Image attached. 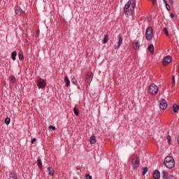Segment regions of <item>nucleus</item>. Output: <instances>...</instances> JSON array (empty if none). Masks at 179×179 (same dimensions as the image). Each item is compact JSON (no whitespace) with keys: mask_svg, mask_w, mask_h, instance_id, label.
<instances>
[{"mask_svg":"<svg viewBox=\"0 0 179 179\" xmlns=\"http://www.w3.org/2000/svg\"><path fill=\"white\" fill-rule=\"evenodd\" d=\"M135 8H136V1L135 0H129L124 7L125 15H132L135 12Z\"/></svg>","mask_w":179,"mask_h":179,"instance_id":"obj_1","label":"nucleus"},{"mask_svg":"<svg viewBox=\"0 0 179 179\" xmlns=\"http://www.w3.org/2000/svg\"><path fill=\"white\" fill-rule=\"evenodd\" d=\"M164 164L167 169H173L176 166V161L171 156H167L164 158Z\"/></svg>","mask_w":179,"mask_h":179,"instance_id":"obj_2","label":"nucleus"},{"mask_svg":"<svg viewBox=\"0 0 179 179\" xmlns=\"http://www.w3.org/2000/svg\"><path fill=\"white\" fill-rule=\"evenodd\" d=\"M131 163L132 164L133 169H136L139 167V164H141V159H139V157H138V155L134 154L131 157Z\"/></svg>","mask_w":179,"mask_h":179,"instance_id":"obj_3","label":"nucleus"},{"mask_svg":"<svg viewBox=\"0 0 179 179\" xmlns=\"http://www.w3.org/2000/svg\"><path fill=\"white\" fill-rule=\"evenodd\" d=\"M158 92H159V87H157V85H156V84L155 83L150 84L148 87V93L150 94H152V96H155V94Z\"/></svg>","mask_w":179,"mask_h":179,"instance_id":"obj_4","label":"nucleus"},{"mask_svg":"<svg viewBox=\"0 0 179 179\" xmlns=\"http://www.w3.org/2000/svg\"><path fill=\"white\" fill-rule=\"evenodd\" d=\"M145 38L148 41H150L153 38V28L148 27L145 31Z\"/></svg>","mask_w":179,"mask_h":179,"instance_id":"obj_5","label":"nucleus"},{"mask_svg":"<svg viewBox=\"0 0 179 179\" xmlns=\"http://www.w3.org/2000/svg\"><path fill=\"white\" fill-rule=\"evenodd\" d=\"M167 106H169V104L167 103V101H166V99L162 98L159 101V107L162 110H166V108H167Z\"/></svg>","mask_w":179,"mask_h":179,"instance_id":"obj_6","label":"nucleus"},{"mask_svg":"<svg viewBox=\"0 0 179 179\" xmlns=\"http://www.w3.org/2000/svg\"><path fill=\"white\" fill-rule=\"evenodd\" d=\"M37 85L38 89H44L45 86H47V83H45V80H44V79L39 78Z\"/></svg>","mask_w":179,"mask_h":179,"instance_id":"obj_7","label":"nucleus"},{"mask_svg":"<svg viewBox=\"0 0 179 179\" xmlns=\"http://www.w3.org/2000/svg\"><path fill=\"white\" fill-rule=\"evenodd\" d=\"M133 48H134L136 50H138L141 48V43L137 41V40H135L134 41H133Z\"/></svg>","mask_w":179,"mask_h":179,"instance_id":"obj_8","label":"nucleus"},{"mask_svg":"<svg viewBox=\"0 0 179 179\" xmlns=\"http://www.w3.org/2000/svg\"><path fill=\"white\" fill-rule=\"evenodd\" d=\"M94 76V74L92 72H90V73H88L87 76V82H88V83H90L92 80H93Z\"/></svg>","mask_w":179,"mask_h":179,"instance_id":"obj_9","label":"nucleus"},{"mask_svg":"<svg viewBox=\"0 0 179 179\" xmlns=\"http://www.w3.org/2000/svg\"><path fill=\"white\" fill-rule=\"evenodd\" d=\"M118 41H117V48H120L121 47V45L122 44V41H124V39L122 38V36L121 34H119L117 36Z\"/></svg>","mask_w":179,"mask_h":179,"instance_id":"obj_10","label":"nucleus"},{"mask_svg":"<svg viewBox=\"0 0 179 179\" xmlns=\"http://www.w3.org/2000/svg\"><path fill=\"white\" fill-rule=\"evenodd\" d=\"M171 62V56H166L163 59V64H170Z\"/></svg>","mask_w":179,"mask_h":179,"instance_id":"obj_11","label":"nucleus"},{"mask_svg":"<svg viewBox=\"0 0 179 179\" xmlns=\"http://www.w3.org/2000/svg\"><path fill=\"white\" fill-rule=\"evenodd\" d=\"M153 178L155 179H160V171H159V170H155L154 171Z\"/></svg>","mask_w":179,"mask_h":179,"instance_id":"obj_12","label":"nucleus"},{"mask_svg":"<svg viewBox=\"0 0 179 179\" xmlns=\"http://www.w3.org/2000/svg\"><path fill=\"white\" fill-rule=\"evenodd\" d=\"M15 12L16 15H21L22 12H23V10L20 8V6H17L15 7Z\"/></svg>","mask_w":179,"mask_h":179,"instance_id":"obj_13","label":"nucleus"},{"mask_svg":"<svg viewBox=\"0 0 179 179\" xmlns=\"http://www.w3.org/2000/svg\"><path fill=\"white\" fill-rule=\"evenodd\" d=\"M8 179H17V175H16V173L13 171L10 173Z\"/></svg>","mask_w":179,"mask_h":179,"instance_id":"obj_14","label":"nucleus"},{"mask_svg":"<svg viewBox=\"0 0 179 179\" xmlns=\"http://www.w3.org/2000/svg\"><path fill=\"white\" fill-rule=\"evenodd\" d=\"M90 142L92 145H94V143L97 142V140L96 139V136L94 135L91 136V137L90 138Z\"/></svg>","mask_w":179,"mask_h":179,"instance_id":"obj_15","label":"nucleus"},{"mask_svg":"<svg viewBox=\"0 0 179 179\" xmlns=\"http://www.w3.org/2000/svg\"><path fill=\"white\" fill-rule=\"evenodd\" d=\"M48 171L49 176H54L55 174V171L51 166H49L48 168Z\"/></svg>","mask_w":179,"mask_h":179,"instance_id":"obj_16","label":"nucleus"},{"mask_svg":"<svg viewBox=\"0 0 179 179\" xmlns=\"http://www.w3.org/2000/svg\"><path fill=\"white\" fill-rule=\"evenodd\" d=\"M37 165L39 167V169H43V162L41 161V158L40 157L37 158Z\"/></svg>","mask_w":179,"mask_h":179,"instance_id":"obj_17","label":"nucleus"},{"mask_svg":"<svg viewBox=\"0 0 179 179\" xmlns=\"http://www.w3.org/2000/svg\"><path fill=\"white\" fill-rule=\"evenodd\" d=\"M148 50L151 54H153V52H155V45H153V44H150L148 46Z\"/></svg>","mask_w":179,"mask_h":179,"instance_id":"obj_18","label":"nucleus"},{"mask_svg":"<svg viewBox=\"0 0 179 179\" xmlns=\"http://www.w3.org/2000/svg\"><path fill=\"white\" fill-rule=\"evenodd\" d=\"M64 82L66 83V87H69V85H71V81L69 80V78L68 76L64 77Z\"/></svg>","mask_w":179,"mask_h":179,"instance_id":"obj_19","label":"nucleus"},{"mask_svg":"<svg viewBox=\"0 0 179 179\" xmlns=\"http://www.w3.org/2000/svg\"><path fill=\"white\" fill-rule=\"evenodd\" d=\"M16 55H17V52H16V51H13L11 53V57H12L13 61H16Z\"/></svg>","mask_w":179,"mask_h":179,"instance_id":"obj_20","label":"nucleus"},{"mask_svg":"<svg viewBox=\"0 0 179 179\" xmlns=\"http://www.w3.org/2000/svg\"><path fill=\"white\" fill-rule=\"evenodd\" d=\"M108 41V34H105L103 40L102 41L103 44H106V43Z\"/></svg>","mask_w":179,"mask_h":179,"instance_id":"obj_21","label":"nucleus"},{"mask_svg":"<svg viewBox=\"0 0 179 179\" xmlns=\"http://www.w3.org/2000/svg\"><path fill=\"white\" fill-rule=\"evenodd\" d=\"M162 178L166 179L167 176H169V172H167L166 171H162Z\"/></svg>","mask_w":179,"mask_h":179,"instance_id":"obj_22","label":"nucleus"},{"mask_svg":"<svg viewBox=\"0 0 179 179\" xmlns=\"http://www.w3.org/2000/svg\"><path fill=\"white\" fill-rule=\"evenodd\" d=\"M9 79H10V83H15V82H16V78L15 77V76H10Z\"/></svg>","mask_w":179,"mask_h":179,"instance_id":"obj_23","label":"nucleus"},{"mask_svg":"<svg viewBox=\"0 0 179 179\" xmlns=\"http://www.w3.org/2000/svg\"><path fill=\"white\" fill-rule=\"evenodd\" d=\"M163 2H164V5L166 6V9L167 10H170V9H171V8L170 7V5H169V3H167V1L164 0Z\"/></svg>","mask_w":179,"mask_h":179,"instance_id":"obj_24","label":"nucleus"},{"mask_svg":"<svg viewBox=\"0 0 179 179\" xmlns=\"http://www.w3.org/2000/svg\"><path fill=\"white\" fill-rule=\"evenodd\" d=\"M148 167H143L142 171V176H145L148 173Z\"/></svg>","mask_w":179,"mask_h":179,"instance_id":"obj_25","label":"nucleus"},{"mask_svg":"<svg viewBox=\"0 0 179 179\" xmlns=\"http://www.w3.org/2000/svg\"><path fill=\"white\" fill-rule=\"evenodd\" d=\"M5 124L6 125H9V124H10V118L9 117H6L5 118Z\"/></svg>","mask_w":179,"mask_h":179,"instance_id":"obj_26","label":"nucleus"},{"mask_svg":"<svg viewBox=\"0 0 179 179\" xmlns=\"http://www.w3.org/2000/svg\"><path fill=\"white\" fill-rule=\"evenodd\" d=\"M73 113H74L75 115H76V116L79 115V110H78V108H76V107H74Z\"/></svg>","mask_w":179,"mask_h":179,"instance_id":"obj_27","label":"nucleus"},{"mask_svg":"<svg viewBox=\"0 0 179 179\" xmlns=\"http://www.w3.org/2000/svg\"><path fill=\"white\" fill-rule=\"evenodd\" d=\"M71 83H73V85H77L78 84V80H76V78L75 77H73L71 79Z\"/></svg>","mask_w":179,"mask_h":179,"instance_id":"obj_28","label":"nucleus"},{"mask_svg":"<svg viewBox=\"0 0 179 179\" xmlns=\"http://www.w3.org/2000/svg\"><path fill=\"white\" fill-rule=\"evenodd\" d=\"M164 33L166 34V36H167L168 37L170 36V34H169V31L167 30V28L164 27Z\"/></svg>","mask_w":179,"mask_h":179,"instance_id":"obj_29","label":"nucleus"},{"mask_svg":"<svg viewBox=\"0 0 179 179\" xmlns=\"http://www.w3.org/2000/svg\"><path fill=\"white\" fill-rule=\"evenodd\" d=\"M18 58H19L20 61H23V59L24 58V56L23 55V54H19L18 55Z\"/></svg>","mask_w":179,"mask_h":179,"instance_id":"obj_30","label":"nucleus"},{"mask_svg":"<svg viewBox=\"0 0 179 179\" xmlns=\"http://www.w3.org/2000/svg\"><path fill=\"white\" fill-rule=\"evenodd\" d=\"M166 139L168 141L169 145L171 143V136L170 135L167 136Z\"/></svg>","mask_w":179,"mask_h":179,"instance_id":"obj_31","label":"nucleus"},{"mask_svg":"<svg viewBox=\"0 0 179 179\" xmlns=\"http://www.w3.org/2000/svg\"><path fill=\"white\" fill-rule=\"evenodd\" d=\"M86 179H92L93 177L92 176H90V174H87L85 176Z\"/></svg>","mask_w":179,"mask_h":179,"instance_id":"obj_32","label":"nucleus"},{"mask_svg":"<svg viewBox=\"0 0 179 179\" xmlns=\"http://www.w3.org/2000/svg\"><path fill=\"white\" fill-rule=\"evenodd\" d=\"M49 129H52V131H55V127H54L52 125H50L49 126Z\"/></svg>","mask_w":179,"mask_h":179,"instance_id":"obj_33","label":"nucleus"},{"mask_svg":"<svg viewBox=\"0 0 179 179\" xmlns=\"http://www.w3.org/2000/svg\"><path fill=\"white\" fill-rule=\"evenodd\" d=\"M172 80H173V85H176V76H172Z\"/></svg>","mask_w":179,"mask_h":179,"instance_id":"obj_34","label":"nucleus"},{"mask_svg":"<svg viewBox=\"0 0 179 179\" xmlns=\"http://www.w3.org/2000/svg\"><path fill=\"white\" fill-rule=\"evenodd\" d=\"M173 175H168V176H166V179H173Z\"/></svg>","mask_w":179,"mask_h":179,"instance_id":"obj_35","label":"nucleus"},{"mask_svg":"<svg viewBox=\"0 0 179 179\" xmlns=\"http://www.w3.org/2000/svg\"><path fill=\"white\" fill-rule=\"evenodd\" d=\"M36 141H37V139H36V138H33V139L31 140V143L33 145V143H34V142H36Z\"/></svg>","mask_w":179,"mask_h":179,"instance_id":"obj_36","label":"nucleus"},{"mask_svg":"<svg viewBox=\"0 0 179 179\" xmlns=\"http://www.w3.org/2000/svg\"><path fill=\"white\" fill-rule=\"evenodd\" d=\"M170 17H171V19H173L174 17V13H171L170 14Z\"/></svg>","mask_w":179,"mask_h":179,"instance_id":"obj_37","label":"nucleus"},{"mask_svg":"<svg viewBox=\"0 0 179 179\" xmlns=\"http://www.w3.org/2000/svg\"><path fill=\"white\" fill-rule=\"evenodd\" d=\"M153 5H156V0H152Z\"/></svg>","mask_w":179,"mask_h":179,"instance_id":"obj_38","label":"nucleus"},{"mask_svg":"<svg viewBox=\"0 0 179 179\" xmlns=\"http://www.w3.org/2000/svg\"><path fill=\"white\" fill-rule=\"evenodd\" d=\"M170 2H171V3H173V2H174V0H169Z\"/></svg>","mask_w":179,"mask_h":179,"instance_id":"obj_39","label":"nucleus"}]
</instances>
